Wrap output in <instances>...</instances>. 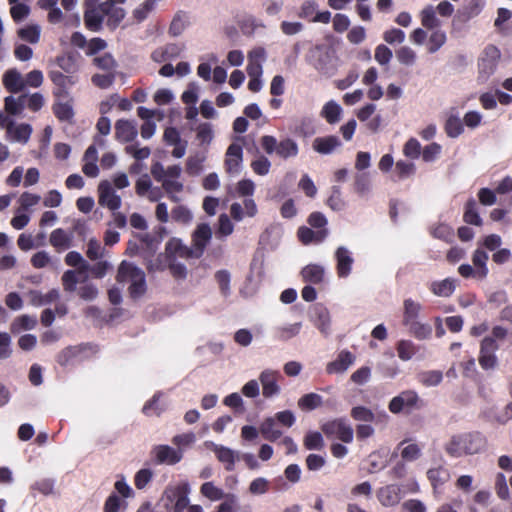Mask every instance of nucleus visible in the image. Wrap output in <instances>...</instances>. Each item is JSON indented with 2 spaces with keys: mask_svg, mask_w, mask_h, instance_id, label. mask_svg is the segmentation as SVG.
<instances>
[{
  "mask_svg": "<svg viewBox=\"0 0 512 512\" xmlns=\"http://www.w3.org/2000/svg\"><path fill=\"white\" fill-rule=\"evenodd\" d=\"M150 171L155 181L161 183L168 198L173 202H180V194L184 190V184L180 180L182 167L179 164L165 167L162 163L155 162Z\"/></svg>",
  "mask_w": 512,
  "mask_h": 512,
  "instance_id": "1",
  "label": "nucleus"
},
{
  "mask_svg": "<svg viewBox=\"0 0 512 512\" xmlns=\"http://www.w3.org/2000/svg\"><path fill=\"white\" fill-rule=\"evenodd\" d=\"M486 445L485 438L476 432L452 435L444 444V451L453 458H461L480 453Z\"/></svg>",
  "mask_w": 512,
  "mask_h": 512,
  "instance_id": "2",
  "label": "nucleus"
},
{
  "mask_svg": "<svg viewBox=\"0 0 512 512\" xmlns=\"http://www.w3.org/2000/svg\"><path fill=\"white\" fill-rule=\"evenodd\" d=\"M116 279L119 283H130L128 290L130 296L134 299L140 298L146 292L145 273L131 262H121Z\"/></svg>",
  "mask_w": 512,
  "mask_h": 512,
  "instance_id": "3",
  "label": "nucleus"
},
{
  "mask_svg": "<svg viewBox=\"0 0 512 512\" xmlns=\"http://www.w3.org/2000/svg\"><path fill=\"white\" fill-rule=\"evenodd\" d=\"M65 263L76 269L67 270L61 277L63 289L66 292H75L76 285L79 283V277L83 276V281L88 278L90 264L77 251H70L65 256Z\"/></svg>",
  "mask_w": 512,
  "mask_h": 512,
  "instance_id": "4",
  "label": "nucleus"
},
{
  "mask_svg": "<svg viewBox=\"0 0 512 512\" xmlns=\"http://www.w3.org/2000/svg\"><path fill=\"white\" fill-rule=\"evenodd\" d=\"M307 60L323 75L331 76L337 68L335 53L326 45H317L311 48Z\"/></svg>",
  "mask_w": 512,
  "mask_h": 512,
  "instance_id": "5",
  "label": "nucleus"
},
{
  "mask_svg": "<svg viewBox=\"0 0 512 512\" xmlns=\"http://www.w3.org/2000/svg\"><path fill=\"white\" fill-rule=\"evenodd\" d=\"M190 486L182 483L176 486H169L163 493L165 507L172 512H184L188 507Z\"/></svg>",
  "mask_w": 512,
  "mask_h": 512,
  "instance_id": "6",
  "label": "nucleus"
},
{
  "mask_svg": "<svg viewBox=\"0 0 512 512\" xmlns=\"http://www.w3.org/2000/svg\"><path fill=\"white\" fill-rule=\"evenodd\" d=\"M261 146L267 154L271 155L275 152L283 159L296 157L298 154V145L291 138H285L277 142L274 136L265 135L261 138Z\"/></svg>",
  "mask_w": 512,
  "mask_h": 512,
  "instance_id": "7",
  "label": "nucleus"
},
{
  "mask_svg": "<svg viewBox=\"0 0 512 512\" xmlns=\"http://www.w3.org/2000/svg\"><path fill=\"white\" fill-rule=\"evenodd\" d=\"M98 204L110 211H118L122 205V199L117 194L110 180H102L98 184Z\"/></svg>",
  "mask_w": 512,
  "mask_h": 512,
  "instance_id": "8",
  "label": "nucleus"
},
{
  "mask_svg": "<svg viewBox=\"0 0 512 512\" xmlns=\"http://www.w3.org/2000/svg\"><path fill=\"white\" fill-rule=\"evenodd\" d=\"M282 375L278 370L264 369L259 375V381L262 386V395L264 398L270 399L276 397L281 392L279 381Z\"/></svg>",
  "mask_w": 512,
  "mask_h": 512,
  "instance_id": "9",
  "label": "nucleus"
},
{
  "mask_svg": "<svg viewBox=\"0 0 512 512\" xmlns=\"http://www.w3.org/2000/svg\"><path fill=\"white\" fill-rule=\"evenodd\" d=\"M418 402L419 396L415 391L405 390L390 400L388 408L391 413L399 414L402 411H411L417 408Z\"/></svg>",
  "mask_w": 512,
  "mask_h": 512,
  "instance_id": "10",
  "label": "nucleus"
},
{
  "mask_svg": "<svg viewBox=\"0 0 512 512\" xmlns=\"http://www.w3.org/2000/svg\"><path fill=\"white\" fill-rule=\"evenodd\" d=\"M322 431L327 437H335L344 443L353 441V429L344 419H336L323 424Z\"/></svg>",
  "mask_w": 512,
  "mask_h": 512,
  "instance_id": "11",
  "label": "nucleus"
},
{
  "mask_svg": "<svg viewBox=\"0 0 512 512\" xmlns=\"http://www.w3.org/2000/svg\"><path fill=\"white\" fill-rule=\"evenodd\" d=\"M498 348L499 346L495 342L494 338H484L481 341L478 361L482 369L490 370L496 368L498 359L495 353Z\"/></svg>",
  "mask_w": 512,
  "mask_h": 512,
  "instance_id": "12",
  "label": "nucleus"
},
{
  "mask_svg": "<svg viewBox=\"0 0 512 512\" xmlns=\"http://www.w3.org/2000/svg\"><path fill=\"white\" fill-rule=\"evenodd\" d=\"M500 50L494 45H488L482 52L479 59V72L481 75L489 77L494 73L500 60Z\"/></svg>",
  "mask_w": 512,
  "mask_h": 512,
  "instance_id": "13",
  "label": "nucleus"
},
{
  "mask_svg": "<svg viewBox=\"0 0 512 512\" xmlns=\"http://www.w3.org/2000/svg\"><path fill=\"white\" fill-rule=\"evenodd\" d=\"M255 191V184L250 179H243L237 183L236 192L239 197H246L243 201L246 216L254 217L257 214V206L251 198Z\"/></svg>",
  "mask_w": 512,
  "mask_h": 512,
  "instance_id": "14",
  "label": "nucleus"
},
{
  "mask_svg": "<svg viewBox=\"0 0 512 512\" xmlns=\"http://www.w3.org/2000/svg\"><path fill=\"white\" fill-rule=\"evenodd\" d=\"M212 237V230L206 223L199 224L192 234V254L194 258H200Z\"/></svg>",
  "mask_w": 512,
  "mask_h": 512,
  "instance_id": "15",
  "label": "nucleus"
},
{
  "mask_svg": "<svg viewBox=\"0 0 512 512\" xmlns=\"http://www.w3.org/2000/svg\"><path fill=\"white\" fill-rule=\"evenodd\" d=\"M204 445L207 449L215 453L216 458L224 465L227 471L234 470L236 460L238 459V453L236 451L212 441H206Z\"/></svg>",
  "mask_w": 512,
  "mask_h": 512,
  "instance_id": "16",
  "label": "nucleus"
},
{
  "mask_svg": "<svg viewBox=\"0 0 512 512\" xmlns=\"http://www.w3.org/2000/svg\"><path fill=\"white\" fill-rule=\"evenodd\" d=\"M243 149L238 143H232L225 155V170L230 175H237L242 169Z\"/></svg>",
  "mask_w": 512,
  "mask_h": 512,
  "instance_id": "17",
  "label": "nucleus"
},
{
  "mask_svg": "<svg viewBox=\"0 0 512 512\" xmlns=\"http://www.w3.org/2000/svg\"><path fill=\"white\" fill-rule=\"evenodd\" d=\"M398 454L404 462H414L422 456V447L415 442L404 439L397 445L392 456L397 457Z\"/></svg>",
  "mask_w": 512,
  "mask_h": 512,
  "instance_id": "18",
  "label": "nucleus"
},
{
  "mask_svg": "<svg viewBox=\"0 0 512 512\" xmlns=\"http://www.w3.org/2000/svg\"><path fill=\"white\" fill-rule=\"evenodd\" d=\"M152 454L160 464L173 465L181 461L183 454L182 451L176 450L168 445H158L152 449Z\"/></svg>",
  "mask_w": 512,
  "mask_h": 512,
  "instance_id": "19",
  "label": "nucleus"
},
{
  "mask_svg": "<svg viewBox=\"0 0 512 512\" xmlns=\"http://www.w3.org/2000/svg\"><path fill=\"white\" fill-rule=\"evenodd\" d=\"M193 250L191 247H187L182 243L180 239L172 238L165 246V257L166 260H177V258H194L192 254Z\"/></svg>",
  "mask_w": 512,
  "mask_h": 512,
  "instance_id": "20",
  "label": "nucleus"
},
{
  "mask_svg": "<svg viewBox=\"0 0 512 512\" xmlns=\"http://www.w3.org/2000/svg\"><path fill=\"white\" fill-rule=\"evenodd\" d=\"M336 270L340 278H346L350 275L354 259L351 252L344 246H340L335 251Z\"/></svg>",
  "mask_w": 512,
  "mask_h": 512,
  "instance_id": "21",
  "label": "nucleus"
},
{
  "mask_svg": "<svg viewBox=\"0 0 512 512\" xmlns=\"http://www.w3.org/2000/svg\"><path fill=\"white\" fill-rule=\"evenodd\" d=\"M377 498L379 502L385 507L395 506L402 499L401 487L397 484H390L381 487L377 491Z\"/></svg>",
  "mask_w": 512,
  "mask_h": 512,
  "instance_id": "22",
  "label": "nucleus"
},
{
  "mask_svg": "<svg viewBox=\"0 0 512 512\" xmlns=\"http://www.w3.org/2000/svg\"><path fill=\"white\" fill-rule=\"evenodd\" d=\"M265 59L266 51L262 47L254 48L248 53L247 73L249 77L262 76V65Z\"/></svg>",
  "mask_w": 512,
  "mask_h": 512,
  "instance_id": "23",
  "label": "nucleus"
},
{
  "mask_svg": "<svg viewBox=\"0 0 512 512\" xmlns=\"http://www.w3.org/2000/svg\"><path fill=\"white\" fill-rule=\"evenodd\" d=\"M355 362V356L347 351L342 350L337 358L329 362L326 366V371L328 374H342Z\"/></svg>",
  "mask_w": 512,
  "mask_h": 512,
  "instance_id": "24",
  "label": "nucleus"
},
{
  "mask_svg": "<svg viewBox=\"0 0 512 512\" xmlns=\"http://www.w3.org/2000/svg\"><path fill=\"white\" fill-rule=\"evenodd\" d=\"M311 319L322 334L329 335L331 318L326 307L319 304L315 305L312 309Z\"/></svg>",
  "mask_w": 512,
  "mask_h": 512,
  "instance_id": "25",
  "label": "nucleus"
},
{
  "mask_svg": "<svg viewBox=\"0 0 512 512\" xmlns=\"http://www.w3.org/2000/svg\"><path fill=\"white\" fill-rule=\"evenodd\" d=\"M138 134L136 124L133 121L118 120L115 124V136L121 142L133 141Z\"/></svg>",
  "mask_w": 512,
  "mask_h": 512,
  "instance_id": "26",
  "label": "nucleus"
},
{
  "mask_svg": "<svg viewBox=\"0 0 512 512\" xmlns=\"http://www.w3.org/2000/svg\"><path fill=\"white\" fill-rule=\"evenodd\" d=\"M341 146L340 139L335 135L317 137L314 139L312 147L319 154L327 155L334 152Z\"/></svg>",
  "mask_w": 512,
  "mask_h": 512,
  "instance_id": "27",
  "label": "nucleus"
},
{
  "mask_svg": "<svg viewBox=\"0 0 512 512\" xmlns=\"http://www.w3.org/2000/svg\"><path fill=\"white\" fill-rule=\"evenodd\" d=\"M3 85L11 93L25 89L24 77L16 69H9L3 75Z\"/></svg>",
  "mask_w": 512,
  "mask_h": 512,
  "instance_id": "28",
  "label": "nucleus"
},
{
  "mask_svg": "<svg viewBox=\"0 0 512 512\" xmlns=\"http://www.w3.org/2000/svg\"><path fill=\"white\" fill-rule=\"evenodd\" d=\"M299 240L304 244L308 245L311 243H321L328 236V229L312 230L306 226H302L297 232Z\"/></svg>",
  "mask_w": 512,
  "mask_h": 512,
  "instance_id": "29",
  "label": "nucleus"
},
{
  "mask_svg": "<svg viewBox=\"0 0 512 512\" xmlns=\"http://www.w3.org/2000/svg\"><path fill=\"white\" fill-rule=\"evenodd\" d=\"M457 286V280L454 278H446L440 281L431 282L429 289L438 297H449L451 296Z\"/></svg>",
  "mask_w": 512,
  "mask_h": 512,
  "instance_id": "30",
  "label": "nucleus"
},
{
  "mask_svg": "<svg viewBox=\"0 0 512 512\" xmlns=\"http://www.w3.org/2000/svg\"><path fill=\"white\" fill-rule=\"evenodd\" d=\"M419 16H420L421 24L425 29L430 30V31L440 29L442 22L437 17V13H436L435 7L433 5L425 6L421 10Z\"/></svg>",
  "mask_w": 512,
  "mask_h": 512,
  "instance_id": "31",
  "label": "nucleus"
},
{
  "mask_svg": "<svg viewBox=\"0 0 512 512\" xmlns=\"http://www.w3.org/2000/svg\"><path fill=\"white\" fill-rule=\"evenodd\" d=\"M50 244L58 251H64L72 246V235L61 228H57L50 234Z\"/></svg>",
  "mask_w": 512,
  "mask_h": 512,
  "instance_id": "32",
  "label": "nucleus"
},
{
  "mask_svg": "<svg viewBox=\"0 0 512 512\" xmlns=\"http://www.w3.org/2000/svg\"><path fill=\"white\" fill-rule=\"evenodd\" d=\"M101 11L108 17L107 25L112 29H115L126 15L123 8L115 7L109 3H102Z\"/></svg>",
  "mask_w": 512,
  "mask_h": 512,
  "instance_id": "33",
  "label": "nucleus"
},
{
  "mask_svg": "<svg viewBox=\"0 0 512 512\" xmlns=\"http://www.w3.org/2000/svg\"><path fill=\"white\" fill-rule=\"evenodd\" d=\"M488 254L482 249H476L472 256V262L476 269V279L484 280L488 275Z\"/></svg>",
  "mask_w": 512,
  "mask_h": 512,
  "instance_id": "34",
  "label": "nucleus"
},
{
  "mask_svg": "<svg viewBox=\"0 0 512 512\" xmlns=\"http://www.w3.org/2000/svg\"><path fill=\"white\" fill-rule=\"evenodd\" d=\"M342 112V107L336 101L330 100L324 104L320 115L329 124H336L340 121Z\"/></svg>",
  "mask_w": 512,
  "mask_h": 512,
  "instance_id": "35",
  "label": "nucleus"
},
{
  "mask_svg": "<svg viewBox=\"0 0 512 512\" xmlns=\"http://www.w3.org/2000/svg\"><path fill=\"white\" fill-rule=\"evenodd\" d=\"M32 133V128L29 124H12L7 131V134L11 141L19 143H27Z\"/></svg>",
  "mask_w": 512,
  "mask_h": 512,
  "instance_id": "36",
  "label": "nucleus"
},
{
  "mask_svg": "<svg viewBox=\"0 0 512 512\" xmlns=\"http://www.w3.org/2000/svg\"><path fill=\"white\" fill-rule=\"evenodd\" d=\"M422 310V305L411 299L407 298L403 301V324L407 325L415 320H418V316Z\"/></svg>",
  "mask_w": 512,
  "mask_h": 512,
  "instance_id": "37",
  "label": "nucleus"
},
{
  "mask_svg": "<svg viewBox=\"0 0 512 512\" xmlns=\"http://www.w3.org/2000/svg\"><path fill=\"white\" fill-rule=\"evenodd\" d=\"M301 275L305 282L319 284L324 279L325 269L321 265L309 264L302 269Z\"/></svg>",
  "mask_w": 512,
  "mask_h": 512,
  "instance_id": "38",
  "label": "nucleus"
},
{
  "mask_svg": "<svg viewBox=\"0 0 512 512\" xmlns=\"http://www.w3.org/2000/svg\"><path fill=\"white\" fill-rule=\"evenodd\" d=\"M37 325V318L36 316L32 315H20L16 317L13 322L11 323V332L14 334H19L22 331L26 330H32Z\"/></svg>",
  "mask_w": 512,
  "mask_h": 512,
  "instance_id": "39",
  "label": "nucleus"
},
{
  "mask_svg": "<svg viewBox=\"0 0 512 512\" xmlns=\"http://www.w3.org/2000/svg\"><path fill=\"white\" fill-rule=\"evenodd\" d=\"M79 283H82V285L76 286L75 291L82 300L91 302L98 297L99 290L94 283L87 282V278L83 281V276L79 277Z\"/></svg>",
  "mask_w": 512,
  "mask_h": 512,
  "instance_id": "40",
  "label": "nucleus"
},
{
  "mask_svg": "<svg viewBox=\"0 0 512 512\" xmlns=\"http://www.w3.org/2000/svg\"><path fill=\"white\" fill-rule=\"evenodd\" d=\"M260 433L262 436L271 442H275L282 436V432L276 428L275 418L267 417L260 425Z\"/></svg>",
  "mask_w": 512,
  "mask_h": 512,
  "instance_id": "41",
  "label": "nucleus"
},
{
  "mask_svg": "<svg viewBox=\"0 0 512 512\" xmlns=\"http://www.w3.org/2000/svg\"><path fill=\"white\" fill-rule=\"evenodd\" d=\"M105 13L101 11V4L98 8L90 9L85 12L84 21L88 29L98 31L101 28Z\"/></svg>",
  "mask_w": 512,
  "mask_h": 512,
  "instance_id": "42",
  "label": "nucleus"
},
{
  "mask_svg": "<svg viewBox=\"0 0 512 512\" xmlns=\"http://www.w3.org/2000/svg\"><path fill=\"white\" fill-rule=\"evenodd\" d=\"M409 329V332L419 340H425L431 337L432 335V327L428 323H423L418 320H415L406 325Z\"/></svg>",
  "mask_w": 512,
  "mask_h": 512,
  "instance_id": "43",
  "label": "nucleus"
},
{
  "mask_svg": "<svg viewBox=\"0 0 512 512\" xmlns=\"http://www.w3.org/2000/svg\"><path fill=\"white\" fill-rule=\"evenodd\" d=\"M323 403V398L317 393H308L303 395L298 400V407L303 411H311L320 407Z\"/></svg>",
  "mask_w": 512,
  "mask_h": 512,
  "instance_id": "44",
  "label": "nucleus"
},
{
  "mask_svg": "<svg viewBox=\"0 0 512 512\" xmlns=\"http://www.w3.org/2000/svg\"><path fill=\"white\" fill-rule=\"evenodd\" d=\"M200 493L210 501H219L226 498L222 488L216 486L213 482H205L200 487Z\"/></svg>",
  "mask_w": 512,
  "mask_h": 512,
  "instance_id": "45",
  "label": "nucleus"
},
{
  "mask_svg": "<svg viewBox=\"0 0 512 512\" xmlns=\"http://www.w3.org/2000/svg\"><path fill=\"white\" fill-rule=\"evenodd\" d=\"M396 350L402 361H409L418 352L419 347L410 340H400Z\"/></svg>",
  "mask_w": 512,
  "mask_h": 512,
  "instance_id": "46",
  "label": "nucleus"
},
{
  "mask_svg": "<svg viewBox=\"0 0 512 512\" xmlns=\"http://www.w3.org/2000/svg\"><path fill=\"white\" fill-rule=\"evenodd\" d=\"M206 156L203 153L191 155L186 160V172L188 175L197 176L202 172Z\"/></svg>",
  "mask_w": 512,
  "mask_h": 512,
  "instance_id": "47",
  "label": "nucleus"
},
{
  "mask_svg": "<svg viewBox=\"0 0 512 512\" xmlns=\"http://www.w3.org/2000/svg\"><path fill=\"white\" fill-rule=\"evenodd\" d=\"M93 64L104 72H114L117 68V62L110 53L96 55L93 58Z\"/></svg>",
  "mask_w": 512,
  "mask_h": 512,
  "instance_id": "48",
  "label": "nucleus"
},
{
  "mask_svg": "<svg viewBox=\"0 0 512 512\" xmlns=\"http://www.w3.org/2000/svg\"><path fill=\"white\" fill-rule=\"evenodd\" d=\"M449 472L443 466L431 468L427 471V477L434 488L443 485L449 479Z\"/></svg>",
  "mask_w": 512,
  "mask_h": 512,
  "instance_id": "49",
  "label": "nucleus"
},
{
  "mask_svg": "<svg viewBox=\"0 0 512 512\" xmlns=\"http://www.w3.org/2000/svg\"><path fill=\"white\" fill-rule=\"evenodd\" d=\"M417 379L422 385L432 387L442 382L443 374L439 370L423 371L418 374Z\"/></svg>",
  "mask_w": 512,
  "mask_h": 512,
  "instance_id": "50",
  "label": "nucleus"
},
{
  "mask_svg": "<svg viewBox=\"0 0 512 512\" xmlns=\"http://www.w3.org/2000/svg\"><path fill=\"white\" fill-rule=\"evenodd\" d=\"M26 107V95H20L15 98L8 96L5 98V110L12 115L20 114Z\"/></svg>",
  "mask_w": 512,
  "mask_h": 512,
  "instance_id": "51",
  "label": "nucleus"
},
{
  "mask_svg": "<svg viewBox=\"0 0 512 512\" xmlns=\"http://www.w3.org/2000/svg\"><path fill=\"white\" fill-rule=\"evenodd\" d=\"M431 34L428 39V52H437L447 41L445 31L441 29L431 30Z\"/></svg>",
  "mask_w": 512,
  "mask_h": 512,
  "instance_id": "52",
  "label": "nucleus"
},
{
  "mask_svg": "<svg viewBox=\"0 0 512 512\" xmlns=\"http://www.w3.org/2000/svg\"><path fill=\"white\" fill-rule=\"evenodd\" d=\"M156 6V0H145L142 4H140L137 8L134 9L133 17L136 19L137 22H143L147 19L149 14L155 10Z\"/></svg>",
  "mask_w": 512,
  "mask_h": 512,
  "instance_id": "53",
  "label": "nucleus"
},
{
  "mask_svg": "<svg viewBox=\"0 0 512 512\" xmlns=\"http://www.w3.org/2000/svg\"><path fill=\"white\" fill-rule=\"evenodd\" d=\"M463 122L457 115H450L445 123V131L447 135L451 138H456L460 134H462Z\"/></svg>",
  "mask_w": 512,
  "mask_h": 512,
  "instance_id": "54",
  "label": "nucleus"
},
{
  "mask_svg": "<svg viewBox=\"0 0 512 512\" xmlns=\"http://www.w3.org/2000/svg\"><path fill=\"white\" fill-rule=\"evenodd\" d=\"M477 204L474 199H470L466 203L465 212H464V221L468 224L480 226L482 225V219L479 216L476 210Z\"/></svg>",
  "mask_w": 512,
  "mask_h": 512,
  "instance_id": "55",
  "label": "nucleus"
},
{
  "mask_svg": "<svg viewBox=\"0 0 512 512\" xmlns=\"http://www.w3.org/2000/svg\"><path fill=\"white\" fill-rule=\"evenodd\" d=\"M396 58L400 64L413 66L417 60L416 52L409 46H402L396 51Z\"/></svg>",
  "mask_w": 512,
  "mask_h": 512,
  "instance_id": "56",
  "label": "nucleus"
},
{
  "mask_svg": "<svg viewBox=\"0 0 512 512\" xmlns=\"http://www.w3.org/2000/svg\"><path fill=\"white\" fill-rule=\"evenodd\" d=\"M40 26L36 24L27 25L18 31V36L27 42L32 44L37 43L40 38Z\"/></svg>",
  "mask_w": 512,
  "mask_h": 512,
  "instance_id": "57",
  "label": "nucleus"
},
{
  "mask_svg": "<svg viewBox=\"0 0 512 512\" xmlns=\"http://www.w3.org/2000/svg\"><path fill=\"white\" fill-rule=\"evenodd\" d=\"M351 417L359 422L371 423L376 420V415L365 406H355L351 409Z\"/></svg>",
  "mask_w": 512,
  "mask_h": 512,
  "instance_id": "58",
  "label": "nucleus"
},
{
  "mask_svg": "<svg viewBox=\"0 0 512 512\" xmlns=\"http://www.w3.org/2000/svg\"><path fill=\"white\" fill-rule=\"evenodd\" d=\"M187 25V17L182 12H177L170 24L169 34L173 37H177L183 33Z\"/></svg>",
  "mask_w": 512,
  "mask_h": 512,
  "instance_id": "59",
  "label": "nucleus"
},
{
  "mask_svg": "<svg viewBox=\"0 0 512 512\" xmlns=\"http://www.w3.org/2000/svg\"><path fill=\"white\" fill-rule=\"evenodd\" d=\"M116 78V73L114 72H105L103 74H94L91 77V82L94 86L100 89H107L114 83Z\"/></svg>",
  "mask_w": 512,
  "mask_h": 512,
  "instance_id": "60",
  "label": "nucleus"
},
{
  "mask_svg": "<svg viewBox=\"0 0 512 512\" xmlns=\"http://www.w3.org/2000/svg\"><path fill=\"white\" fill-rule=\"evenodd\" d=\"M171 217L176 222L189 224L193 219V214L186 206L179 205L172 209Z\"/></svg>",
  "mask_w": 512,
  "mask_h": 512,
  "instance_id": "61",
  "label": "nucleus"
},
{
  "mask_svg": "<svg viewBox=\"0 0 512 512\" xmlns=\"http://www.w3.org/2000/svg\"><path fill=\"white\" fill-rule=\"evenodd\" d=\"M53 111L60 121H70L74 116L72 105L68 102L54 105Z\"/></svg>",
  "mask_w": 512,
  "mask_h": 512,
  "instance_id": "62",
  "label": "nucleus"
},
{
  "mask_svg": "<svg viewBox=\"0 0 512 512\" xmlns=\"http://www.w3.org/2000/svg\"><path fill=\"white\" fill-rule=\"evenodd\" d=\"M304 446L308 450H321L324 446V441L321 433L309 432L304 438Z\"/></svg>",
  "mask_w": 512,
  "mask_h": 512,
  "instance_id": "63",
  "label": "nucleus"
},
{
  "mask_svg": "<svg viewBox=\"0 0 512 512\" xmlns=\"http://www.w3.org/2000/svg\"><path fill=\"white\" fill-rule=\"evenodd\" d=\"M327 205L334 211H341L345 208V201L342 198L341 190L339 187H333L330 197L327 200Z\"/></svg>",
  "mask_w": 512,
  "mask_h": 512,
  "instance_id": "64",
  "label": "nucleus"
}]
</instances>
